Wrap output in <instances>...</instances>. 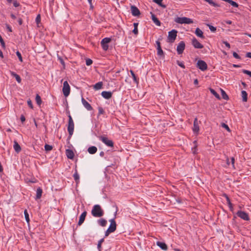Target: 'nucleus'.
<instances>
[{
    "label": "nucleus",
    "mask_w": 251,
    "mask_h": 251,
    "mask_svg": "<svg viewBox=\"0 0 251 251\" xmlns=\"http://www.w3.org/2000/svg\"><path fill=\"white\" fill-rule=\"evenodd\" d=\"M81 101L84 106L88 110H92L93 109L91 105L83 98H82Z\"/></svg>",
    "instance_id": "2eb2a0df"
},
{
    "label": "nucleus",
    "mask_w": 251,
    "mask_h": 251,
    "mask_svg": "<svg viewBox=\"0 0 251 251\" xmlns=\"http://www.w3.org/2000/svg\"><path fill=\"white\" fill-rule=\"evenodd\" d=\"M192 151L194 154H196L197 153V149L196 146L193 149H192Z\"/></svg>",
    "instance_id": "680f3d73"
},
{
    "label": "nucleus",
    "mask_w": 251,
    "mask_h": 251,
    "mask_svg": "<svg viewBox=\"0 0 251 251\" xmlns=\"http://www.w3.org/2000/svg\"><path fill=\"white\" fill-rule=\"evenodd\" d=\"M185 44L184 42L181 41L177 46L176 50L178 54H182L185 49Z\"/></svg>",
    "instance_id": "9d476101"
},
{
    "label": "nucleus",
    "mask_w": 251,
    "mask_h": 251,
    "mask_svg": "<svg viewBox=\"0 0 251 251\" xmlns=\"http://www.w3.org/2000/svg\"><path fill=\"white\" fill-rule=\"evenodd\" d=\"M111 41V38L108 37L104 38L101 41V46L104 50L106 51L108 49V43L110 42Z\"/></svg>",
    "instance_id": "0eeeda50"
},
{
    "label": "nucleus",
    "mask_w": 251,
    "mask_h": 251,
    "mask_svg": "<svg viewBox=\"0 0 251 251\" xmlns=\"http://www.w3.org/2000/svg\"><path fill=\"white\" fill-rule=\"evenodd\" d=\"M69 121L67 127V129L69 132V136L71 137L73 134L74 130V123L73 119L70 115L68 116Z\"/></svg>",
    "instance_id": "f03ea898"
},
{
    "label": "nucleus",
    "mask_w": 251,
    "mask_h": 251,
    "mask_svg": "<svg viewBox=\"0 0 251 251\" xmlns=\"http://www.w3.org/2000/svg\"><path fill=\"white\" fill-rule=\"evenodd\" d=\"M20 120L22 123H24L25 121V117L23 115H22L20 117Z\"/></svg>",
    "instance_id": "bf43d9fd"
},
{
    "label": "nucleus",
    "mask_w": 251,
    "mask_h": 251,
    "mask_svg": "<svg viewBox=\"0 0 251 251\" xmlns=\"http://www.w3.org/2000/svg\"><path fill=\"white\" fill-rule=\"evenodd\" d=\"M176 63H177V64L179 66H180V67H181L182 68L184 69V68H185V65H184V63H183V62H180V61H179L177 60V61H176Z\"/></svg>",
    "instance_id": "c03bdc74"
},
{
    "label": "nucleus",
    "mask_w": 251,
    "mask_h": 251,
    "mask_svg": "<svg viewBox=\"0 0 251 251\" xmlns=\"http://www.w3.org/2000/svg\"><path fill=\"white\" fill-rule=\"evenodd\" d=\"M236 214L239 217L244 220L249 221L250 219L248 214L244 211L239 210L237 212Z\"/></svg>",
    "instance_id": "1a4fd4ad"
},
{
    "label": "nucleus",
    "mask_w": 251,
    "mask_h": 251,
    "mask_svg": "<svg viewBox=\"0 0 251 251\" xmlns=\"http://www.w3.org/2000/svg\"><path fill=\"white\" fill-rule=\"evenodd\" d=\"M130 73L131 75V76L133 79L134 81L137 84L138 83V79L136 77L134 72L132 70L130 71Z\"/></svg>",
    "instance_id": "e433bc0d"
},
{
    "label": "nucleus",
    "mask_w": 251,
    "mask_h": 251,
    "mask_svg": "<svg viewBox=\"0 0 251 251\" xmlns=\"http://www.w3.org/2000/svg\"><path fill=\"white\" fill-rule=\"evenodd\" d=\"M231 164H232V166H234V161H235L234 158V157H232L231 158Z\"/></svg>",
    "instance_id": "338daca9"
},
{
    "label": "nucleus",
    "mask_w": 251,
    "mask_h": 251,
    "mask_svg": "<svg viewBox=\"0 0 251 251\" xmlns=\"http://www.w3.org/2000/svg\"><path fill=\"white\" fill-rule=\"evenodd\" d=\"M177 31L176 29H173L168 33V42L173 43L177 36Z\"/></svg>",
    "instance_id": "20e7f679"
},
{
    "label": "nucleus",
    "mask_w": 251,
    "mask_h": 251,
    "mask_svg": "<svg viewBox=\"0 0 251 251\" xmlns=\"http://www.w3.org/2000/svg\"><path fill=\"white\" fill-rule=\"evenodd\" d=\"M223 43L224 44L226 47H227L228 49H230V45L229 43H228L227 41H223Z\"/></svg>",
    "instance_id": "864d4df0"
},
{
    "label": "nucleus",
    "mask_w": 251,
    "mask_h": 251,
    "mask_svg": "<svg viewBox=\"0 0 251 251\" xmlns=\"http://www.w3.org/2000/svg\"><path fill=\"white\" fill-rule=\"evenodd\" d=\"M175 21L176 23L181 24L193 23V21L191 19L187 17H177Z\"/></svg>",
    "instance_id": "7ed1b4c3"
},
{
    "label": "nucleus",
    "mask_w": 251,
    "mask_h": 251,
    "mask_svg": "<svg viewBox=\"0 0 251 251\" xmlns=\"http://www.w3.org/2000/svg\"><path fill=\"white\" fill-rule=\"evenodd\" d=\"M192 44L196 49H202L203 48V46L201 44L196 38L192 39Z\"/></svg>",
    "instance_id": "9b49d317"
},
{
    "label": "nucleus",
    "mask_w": 251,
    "mask_h": 251,
    "mask_svg": "<svg viewBox=\"0 0 251 251\" xmlns=\"http://www.w3.org/2000/svg\"><path fill=\"white\" fill-rule=\"evenodd\" d=\"M132 32L135 35H137L138 33V28L134 27L132 30Z\"/></svg>",
    "instance_id": "4d7b16f0"
},
{
    "label": "nucleus",
    "mask_w": 251,
    "mask_h": 251,
    "mask_svg": "<svg viewBox=\"0 0 251 251\" xmlns=\"http://www.w3.org/2000/svg\"><path fill=\"white\" fill-rule=\"evenodd\" d=\"M210 92L218 99L220 100V97L219 95L212 88H209Z\"/></svg>",
    "instance_id": "72a5a7b5"
},
{
    "label": "nucleus",
    "mask_w": 251,
    "mask_h": 251,
    "mask_svg": "<svg viewBox=\"0 0 251 251\" xmlns=\"http://www.w3.org/2000/svg\"><path fill=\"white\" fill-rule=\"evenodd\" d=\"M242 72L244 74H246V75H249L251 77V71H248V70H242Z\"/></svg>",
    "instance_id": "de8ad7c7"
},
{
    "label": "nucleus",
    "mask_w": 251,
    "mask_h": 251,
    "mask_svg": "<svg viewBox=\"0 0 251 251\" xmlns=\"http://www.w3.org/2000/svg\"><path fill=\"white\" fill-rule=\"evenodd\" d=\"M52 149V146L48 144L45 145V150L47 151H50Z\"/></svg>",
    "instance_id": "58836bf2"
},
{
    "label": "nucleus",
    "mask_w": 251,
    "mask_h": 251,
    "mask_svg": "<svg viewBox=\"0 0 251 251\" xmlns=\"http://www.w3.org/2000/svg\"><path fill=\"white\" fill-rule=\"evenodd\" d=\"M13 148L15 151L17 153H19L21 151V148L20 145L18 144V142L16 140L14 141V145Z\"/></svg>",
    "instance_id": "6ab92c4d"
},
{
    "label": "nucleus",
    "mask_w": 251,
    "mask_h": 251,
    "mask_svg": "<svg viewBox=\"0 0 251 251\" xmlns=\"http://www.w3.org/2000/svg\"><path fill=\"white\" fill-rule=\"evenodd\" d=\"M222 126L225 128H226L228 131H230V130L228 127V126L225 124V123H222Z\"/></svg>",
    "instance_id": "09e8293b"
},
{
    "label": "nucleus",
    "mask_w": 251,
    "mask_h": 251,
    "mask_svg": "<svg viewBox=\"0 0 251 251\" xmlns=\"http://www.w3.org/2000/svg\"><path fill=\"white\" fill-rule=\"evenodd\" d=\"M156 44L157 45V54L159 56H163L164 52L162 50L161 47V43L159 40L156 41Z\"/></svg>",
    "instance_id": "ddd939ff"
},
{
    "label": "nucleus",
    "mask_w": 251,
    "mask_h": 251,
    "mask_svg": "<svg viewBox=\"0 0 251 251\" xmlns=\"http://www.w3.org/2000/svg\"><path fill=\"white\" fill-rule=\"evenodd\" d=\"M104 242V238H102L98 241L97 247L99 251H101V244Z\"/></svg>",
    "instance_id": "4c0bfd02"
},
{
    "label": "nucleus",
    "mask_w": 251,
    "mask_h": 251,
    "mask_svg": "<svg viewBox=\"0 0 251 251\" xmlns=\"http://www.w3.org/2000/svg\"><path fill=\"white\" fill-rule=\"evenodd\" d=\"M156 245L164 251H167L168 249L167 245L164 242L157 241Z\"/></svg>",
    "instance_id": "aec40b11"
},
{
    "label": "nucleus",
    "mask_w": 251,
    "mask_h": 251,
    "mask_svg": "<svg viewBox=\"0 0 251 251\" xmlns=\"http://www.w3.org/2000/svg\"><path fill=\"white\" fill-rule=\"evenodd\" d=\"M98 223L101 226H105L107 224V221L104 219H100L98 220Z\"/></svg>",
    "instance_id": "c85d7f7f"
},
{
    "label": "nucleus",
    "mask_w": 251,
    "mask_h": 251,
    "mask_svg": "<svg viewBox=\"0 0 251 251\" xmlns=\"http://www.w3.org/2000/svg\"><path fill=\"white\" fill-rule=\"evenodd\" d=\"M16 55H17L20 61L21 62H22L23 61V58H22L21 53L19 51H17L16 52Z\"/></svg>",
    "instance_id": "37998d69"
},
{
    "label": "nucleus",
    "mask_w": 251,
    "mask_h": 251,
    "mask_svg": "<svg viewBox=\"0 0 251 251\" xmlns=\"http://www.w3.org/2000/svg\"><path fill=\"white\" fill-rule=\"evenodd\" d=\"M241 95L242 97V100L244 102H246L248 100V94L246 91L242 90L241 91Z\"/></svg>",
    "instance_id": "cd10ccee"
},
{
    "label": "nucleus",
    "mask_w": 251,
    "mask_h": 251,
    "mask_svg": "<svg viewBox=\"0 0 251 251\" xmlns=\"http://www.w3.org/2000/svg\"><path fill=\"white\" fill-rule=\"evenodd\" d=\"M110 225L108 229L109 230H111L112 232H114L116 229V223L114 220V219H111L110 221Z\"/></svg>",
    "instance_id": "f8f14e48"
},
{
    "label": "nucleus",
    "mask_w": 251,
    "mask_h": 251,
    "mask_svg": "<svg viewBox=\"0 0 251 251\" xmlns=\"http://www.w3.org/2000/svg\"><path fill=\"white\" fill-rule=\"evenodd\" d=\"M233 56L236 59H241L240 56L236 52H233Z\"/></svg>",
    "instance_id": "8fccbe9b"
},
{
    "label": "nucleus",
    "mask_w": 251,
    "mask_h": 251,
    "mask_svg": "<svg viewBox=\"0 0 251 251\" xmlns=\"http://www.w3.org/2000/svg\"><path fill=\"white\" fill-rule=\"evenodd\" d=\"M101 96L105 99H109L112 97V93L110 91H103Z\"/></svg>",
    "instance_id": "f3484780"
},
{
    "label": "nucleus",
    "mask_w": 251,
    "mask_h": 251,
    "mask_svg": "<svg viewBox=\"0 0 251 251\" xmlns=\"http://www.w3.org/2000/svg\"><path fill=\"white\" fill-rule=\"evenodd\" d=\"M59 60L60 61V63L64 67L65 66V62L62 58L59 57Z\"/></svg>",
    "instance_id": "052dcab7"
},
{
    "label": "nucleus",
    "mask_w": 251,
    "mask_h": 251,
    "mask_svg": "<svg viewBox=\"0 0 251 251\" xmlns=\"http://www.w3.org/2000/svg\"><path fill=\"white\" fill-rule=\"evenodd\" d=\"M63 95L65 97H67L69 95L70 93V87L69 83L67 81H65L63 83V87L62 89Z\"/></svg>",
    "instance_id": "423d86ee"
},
{
    "label": "nucleus",
    "mask_w": 251,
    "mask_h": 251,
    "mask_svg": "<svg viewBox=\"0 0 251 251\" xmlns=\"http://www.w3.org/2000/svg\"><path fill=\"white\" fill-rule=\"evenodd\" d=\"M102 84H103L102 82H101V81L99 82L94 85V88L95 90L100 89L102 88Z\"/></svg>",
    "instance_id": "2f4dec72"
},
{
    "label": "nucleus",
    "mask_w": 251,
    "mask_h": 251,
    "mask_svg": "<svg viewBox=\"0 0 251 251\" xmlns=\"http://www.w3.org/2000/svg\"><path fill=\"white\" fill-rule=\"evenodd\" d=\"M35 100L37 104L40 106L41 104L42 101L40 96L38 94L36 95Z\"/></svg>",
    "instance_id": "c9c22d12"
},
{
    "label": "nucleus",
    "mask_w": 251,
    "mask_h": 251,
    "mask_svg": "<svg viewBox=\"0 0 251 251\" xmlns=\"http://www.w3.org/2000/svg\"><path fill=\"white\" fill-rule=\"evenodd\" d=\"M211 31L215 32L216 31V27L209 24L207 25Z\"/></svg>",
    "instance_id": "79ce46f5"
},
{
    "label": "nucleus",
    "mask_w": 251,
    "mask_h": 251,
    "mask_svg": "<svg viewBox=\"0 0 251 251\" xmlns=\"http://www.w3.org/2000/svg\"><path fill=\"white\" fill-rule=\"evenodd\" d=\"M197 67L202 71H205L207 69V64L205 61L201 60H200L197 62Z\"/></svg>",
    "instance_id": "6e6552de"
},
{
    "label": "nucleus",
    "mask_w": 251,
    "mask_h": 251,
    "mask_svg": "<svg viewBox=\"0 0 251 251\" xmlns=\"http://www.w3.org/2000/svg\"><path fill=\"white\" fill-rule=\"evenodd\" d=\"M74 178L76 183H78L79 181V176L77 173V170H75V172L73 175Z\"/></svg>",
    "instance_id": "473e14b6"
},
{
    "label": "nucleus",
    "mask_w": 251,
    "mask_h": 251,
    "mask_svg": "<svg viewBox=\"0 0 251 251\" xmlns=\"http://www.w3.org/2000/svg\"><path fill=\"white\" fill-rule=\"evenodd\" d=\"M99 138L103 143L108 147H113L114 146L113 142L111 140H109L107 137L104 136H100Z\"/></svg>",
    "instance_id": "39448f33"
},
{
    "label": "nucleus",
    "mask_w": 251,
    "mask_h": 251,
    "mask_svg": "<svg viewBox=\"0 0 251 251\" xmlns=\"http://www.w3.org/2000/svg\"><path fill=\"white\" fill-rule=\"evenodd\" d=\"M97 151V148L95 146H91L88 149V151L90 154H94Z\"/></svg>",
    "instance_id": "bb28decb"
},
{
    "label": "nucleus",
    "mask_w": 251,
    "mask_h": 251,
    "mask_svg": "<svg viewBox=\"0 0 251 251\" xmlns=\"http://www.w3.org/2000/svg\"><path fill=\"white\" fill-rule=\"evenodd\" d=\"M92 63H93V61L90 58H87L86 60V64L87 66L91 65L92 64Z\"/></svg>",
    "instance_id": "49530a36"
},
{
    "label": "nucleus",
    "mask_w": 251,
    "mask_h": 251,
    "mask_svg": "<svg viewBox=\"0 0 251 251\" xmlns=\"http://www.w3.org/2000/svg\"><path fill=\"white\" fill-rule=\"evenodd\" d=\"M66 155L69 159H73L74 158V153L72 150L67 149L66 150Z\"/></svg>",
    "instance_id": "a211bd4d"
},
{
    "label": "nucleus",
    "mask_w": 251,
    "mask_h": 251,
    "mask_svg": "<svg viewBox=\"0 0 251 251\" xmlns=\"http://www.w3.org/2000/svg\"><path fill=\"white\" fill-rule=\"evenodd\" d=\"M6 27L9 32H12V28L9 25H6Z\"/></svg>",
    "instance_id": "13d9d810"
},
{
    "label": "nucleus",
    "mask_w": 251,
    "mask_h": 251,
    "mask_svg": "<svg viewBox=\"0 0 251 251\" xmlns=\"http://www.w3.org/2000/svg\"><path fill=\"white\" fill-rule=\"evenodd\" d=\"M98 110H99V113L98 116H99L100 114H103L104 113V111L102 107H98Z\"/></svg>",
    "instance_id": "a18cd8bd"
},
{
    "label": "nucleus",
    "mask_w": 251,
    "mask_h": 251,
    "mask_svg": "<svg viewBox=\"0 0 251 251\" xmlns=\"http://www.w3.org/2000/svg\"><path fill=\"white\" fill-rule=\"evenodd\" d=\"M221 95L223 99L225 100H227L229 99L228 95L226 94V92L223 89H221Z\"/></svg>",
    "instance_id": "f704fd0d"
},
{
    "label": "nucleus",
    "mask_w": 251,
    "mask_h": 251,
    "mask_svg": "<svg viewBox=\"0 0 251 251\" xmlns=\"http://www.w3.org/2000/svg\"><path fill=\"white\" fill-rule=\"evenodd\" d=\"M27 104L29 106V107H30L31 108H33V107L31 100H27Z\"/></svg>",
    "instance_id": "5fc2aeb1"
},
{
    "label": "nucleus",
    "mask_w": 251,
    "mask_h": 251,
    "mask_svg": "<svg viewBox=\"0 0 251 251\" xmlns=\"http://www.w3.org/2000/svg\"><path fill=\"white\" fill-rule=\"evenodd\" d=\"M112 232L111 230H109L108 229H107L106 231L105 232V237L108 236L109 234Z\"/></svg>",
    "instance_id": "6e6d98bb"
},
{
    "label": "nucleus",
    "mask_w": 251,
    "mask_h": 251,
    "mask_svg": "<svg viewBox=\"0 0 251 251\" xmlns=\"http://www.w3.org/2000/svg\"><path fill=\"white\" fill-rule=\"evenodd\" d=\"M42 189L40 187H38L36 190V195L35 199L37 200L40 199L42 196Z\"/></svg>",
    "instance_id": "393cba45"
},
{
    "label": "nucleus",
    "mask_w": 251,
    "mask_h": 251,
    "mask_svg": "<svg viewBox=\"0 0 251 251\" xmlns=\"http://www.w3.org/2000/svg\"><path fill=\"white\" fill-rule=\"evenodd\" d=\"M10 16L13 19H15L16 18V17L15 16V15L14 14H13V13L11 14Z\"/></svg>",
    "instance_id": "774afa93"
},
{
    "label": "nucleus",
    "mask_w": 251,
    "mask_h": 251,
    "mask_svg": "<svg viewBox=\"0 0 251 251\" xmlns=\"http://www.w3.org/2000/svg\"><path fill=\"white\" fill-rule=\"evenodd\" d=\"M223 0L225 1L226 2H228V3L231 4L233 7H238L239 6V5L237 2L234 1L232 0Z\"/></svg>",
    "instance_id": "7c9ffc66"
},
{
    "label": "nucleus",
    "mask_w": 251,
    "mask_h": 251,
    "mask_svg": "<svg viewBox=\"0 0 251 251\" xmlns=\"http://www.w3.org/2000/svg\"><path fill=\"white\" fill-rule=\"evenodd\" d=\"M10 74L12 76H13V77H14L16 78V80L17 81V82L18 83L21 82L22 79L19 75H17L15 72H12V71L10 72Z\"/></svg>",
    "instance_id": "a878e982"
},
{
    "label": "nucleus",
    "mask_w": 251,
    "mask_h": 251,
    "mask_svg": "<svg viewBox=\"0 0 251 251\" xmlns=\"http://www.w3.org/2000/svg\"><path fill=\"white\" fill-rule=\"evenodd\" d=\"M87 215V212L86 211L82 212V213L81 214L80 216L79 217V221L78 223V225L80 226L82 225V224L84 222L85 217Z\"/></svg>",
    "instance_id": "dca6fc26"
},
{
    "label": "nucleus",
    "mask_w": 251,
    "mask_h": 251,
    "mask_svg": "<svg viewBox=\"0 0 251 251\" xmlns=\"http://www.w3.org/2000/svg\"><path fill=\"white\" fill-rule=\"evenodd\" d=\"M195 34H196V35L202 39H204V36L203 35V32L199 28H197L196 30H195Z\"/></svg>",
    "instance_id": "b1692460"
},
{
    "label": "nucleus",
    "mask_w": 251,
    "mask_h": 251,
    "mask_svg": "<svg viewBox=\"0 0 251 251\" xmlns=\"http://www.w3.org/2000/svg\"><path fill=\"white\" fill-rule=\"evenodd\" d=\"M41 21L40 15L38 14L36 18V22L37 24H39Z\"/></svg>",
    "instance_id": "3c124183"
},
{
    "label": "nucleus",
    "mask_w": 251,
    "mask_h": 251,
    "mask_svg": "<svg viewBox=\"0 0 251 251\" xmlns=\"http://www.w3.org/2000/svg\"><path fill=\"white\" fill-rule=\"evenodd\" d=\"M131 11L132 15L134 16H138L140 15V12L139 10L136 6L134 5H132L131 6Z\"/></svg>",
    "instance_id": "4468645a"
},
{
    "label": "nucleus",
    "mask_w": 251,
    "mask_h": 251,
    "mask_svg": "<svg viewBox=\"0 0 251 251\" xmlns=\"http://www.w3.org/2000/svg\"><path fill=\"white\" fill-rule=\"evenodd\" d=\"M13 5L15 7H17L20 6V3L17 2L16 0H14L13 2Z\"/></svg>",
    "instance_id": "603ef678"
},
{
    "label": "nucleus",
    "mask_w": 251,
    "mask_h": 251,
    "mask_svg": "<svg viewBox=\"0 0 251 251\" xmlns=\"http://www.w3.org/2000/svg\"><path fill=\"white\" fill-rule=\"evenodd\" d=\"M18 22L20 25H22L23 24V20L22 18H19L18 19Z\"/></svg>",
    "instance_id": "e2e57ef3"
},
{
    "label": "nucleus",
    "mask_w": 251,
    "mask_h": 251,
    "mask_svg": "<svg viewBox=\"0 0 251 251\" xmlns=\"http://www.w3.org/2000/svg\"><path fill=\"white\" fill-rule=\"evenodd\" d=\"M223 196L226 198V200L227 201V203L228 205V207H229L230 210L231 211H232L233 209V207L232 204L231 203V202L230 201L229 198L226 194H224Z\"/></svg>",
    "instance_id": "5701e85b"
},
{
    "label": "nucleus",
    "mask_w": 251,
    "mask_h": 251,
    "mask_svg": "<svg viewBox=\"0 0 251 251\" xmlns=\"http://www.w3.org/2000/svg\"><path fill=\"white\" fill-rule=\"evenodd\" d=\"M204 1L207 2L211 5L215 7H220V5L214 2L212 0H204Z\"/></svg>",
    "instance_id": "c756f323"
},
{
    "label": "nucleus",
    "mask_w": 251,
    "mask_h": 251,
    "mask_svg": "<svg viewBox=\"0 0 251 251\" xmlns=\"http://www.w3.org/2000/svg\"><path fill=\"white\" fill-rule=\"evenodd\" d=\"M151 19L153 21V23L157 25L160 26L161 25V22L158 19V18L155 16V15L151 13Z\"/></svg>",
    "instance_id": "412c9836"
},
{
    "label": "nucleus",
    "mask_w": 251,
    "mask_h": 251,
    "mask_svg": "<svg viewBox=\"0 0 251 251\" xmlns=\"http://www.w3.org/2000/svg\"><path fill=\"white\" fill-rule=\"evenodd\" d=\"M0 43L2 48L3 49H5V44L3 39H2V38L0 35Z\"/></svg>",
    "instance_id": "a19ab883"
},
{
    "label": "nucleus",
    "mask_w": 251,
    "mask_h": 251,
    "mask_svg": "<svg viewBox=\"0 0 251 251\" xmlns=\"http://www.w3.org/2000/svg\"><path fill=\"white\" fill-rule=\"evenodd\" d=\"M246 56L247 57H249V58H251V52H247V54H246Z\"/></svg>",
    "instance_id": "69168bd1"
},
{
    "label": "nucleus",
    "mask_w": 251,
    "mask_h": 251,
    "mask_svg": "<svg viewBox=\"0 0 251 251\" xmlns=\"http://www.w3.org/2000/svg\"><path fill=\"white\" fill-rule=\"evenodd\" d=\"M193 131L194 132L198 133L199 131L200 128L198 123L197 118H195L194 122Z\"/></svg>",
    "instance_id": "4be33fe9"
},
{
    "label": "nucleus",
    "mask_w": 251,
    "mask_h": 251,
    "mask_svg": "<svg viewBox=\"0 0 251 251\" xmlns=\"http://www.w3.org/2000/svg\"><path fill=\"white\" fill-rule=\"evenodd\" d=\"M91 213L95 217H100L103 215L104 212L100 205L96 204L93 206Z\"/></svg>",
    "instance_id": "f257e3e1"
},
{
    "label": "nucleus",
    "mask_w": 251,
    "mask_h": 251,
    "mask_svg": "<svg viewBox=\"0 0 251 251\" xmlns=\"http://www.w3.org/2000/svg\"><path fill=\"white\" fill-rule=\"evenodd\" d=\"M162 0H153V1L157 4H160L161 2H162Z\"/></svg>",
    "instance_id": "0e129e2a"
},
{
    "label": "nucleus",
    "mask_w": 251,
    "mask_h": 251,
    "mask_svg": "<svg viewBox=\"0 0 251 251\" xmlns=\"http://www.w3.org/2000/svg\"><path fill=\"white\" fill-rule=\"evenodd\" d=\"M24 214H25V218L26 222L27 223H29L30 220H29L28 214L26 210H25L24 211Z\"/></svg>",
    "instance_id": "ea45409f"
}]
</instances>
